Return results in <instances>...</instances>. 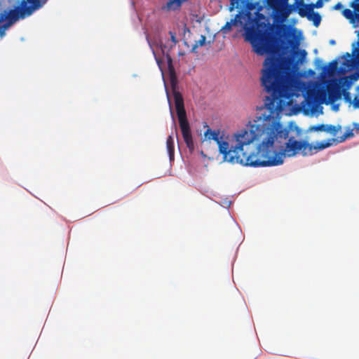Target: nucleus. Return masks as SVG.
<instances>
[{"instance_id": "f257e3e1", "label": "nucleus", "mask_w": 359, "mask_h": 359, "mask_svg": "<svg viewBox=\"0 0 359 359\" xmlns=\"http://www.w3.org/2000/svg\"><path fill=\"white\" fill-rule=\"evenodd\" d=\"M245 39L250 42L253 50L259 55L266 54L261 70L260 81L266 96L263 112L254 119L255 141L259 144L253 154L250 167H267L283 163L285 156L291 157L302 151L303 156L312 154V145L306 141L290 137L284 149H275V143H280L288 137V130L280 122L278 111L282 110L283 99L292 95V72L306 58L305 50H294L290 57L283 55V39L290 35L285 25L258 24L256 28L245 27Z\"/></svg>"}, {"instance_id": "f03ea898", "label": "nucleus", "mask_w": 359, "mask_h": 359, "mask_svg": "<svg viewBox=\"0 0 359 359\" xmlns=\"http://www.w3.org/2000/svg\"><path fill=\"white\" fill-rule=\"evenodd\" d=\"M254 120L250 121L246 128L241 129L234 133L231 139L220 135L219 131L208 128L205 132V136L208 140H212L218 145L219 151L223 155L224 161L233 164L239 163L245 166H250L253 154H248L243 151L245 145H249L256 140L255 130H254Z\"/></svg>"}, {"instance_id": "7ed1b4c3", "label": "nucleus", "mask_w": 359, "mask_h": 359, "mask_svg": "<svg viewBox=\"0 0 359 359\" xmlns=\"http://www.w3.org/2000/svg\"><path fill=\"white\" fill-rule=\"evenodd\" d=\"M48 0H21L18 5L0 13V37L6 36V31L20 20L32 15L41 9Z\"/></svg>"}, {"instance_id": "20e7f679", "label": "nucleus", "mask_w": 359, "mask_h": 359, "mask_svg": "<svg viewBox=\"0 0 359 359\" xmlns=\"http://www.w3.org/2000/svg\"><path fill=\"white\" fill-rule=\"evenodd\" d=\"M168 70L172 87L175 107L182 135L187 147L190 151H193L194 149V143L193 141L190 125L187 117L184 99L182 94L175 88L177 83V76L173 65L168 66Z\"/></svg>"}, {"instance_id": "39448f33", "label": "nucleus", "mask_w": 359, "mask_h": 359, "mask_svg": "<svg viewBox=\"0 0 359 359\" xmlns=\"http://www.w3.org/2000/svg\"><path fill=\"white\" fill-rule=\"evenodd\" d=\"M299 0H296L294 4H292L291 6H268L269 8H271L273 10L275 19L277 21L279 22H284L285 21L289 15L294 11H299Z\"/></svg>"}, {"instance_id": "423d86ee", "label": "nucleus", "mask_w": 359, "mask_h": 359, "mask_svg": "<svg viewBox=\"0 0 359 359\" xmlns=\"http://www.w3.org/2000/svg\"><path fill=\"white\" fill-rule=\"evenodd\" d=\"M298 14L302 18H306L309 20L312 21L315 27H318L321 22L320 15L313 11H309L306 6H299Z\"/></svg>"}, {"instance_id": "0eeeda50", "label": "nucleus", "mask_w": 359, "mask_h": 359, "mask_svg": "<svg viewBox=\"0 0 359 359\" xmlns=\"http://www.w3.org/2000/svg\"><path fill=\"white\" fill-rule=\"evenodd\" d=\"M242 18H244L240 13L236 14L233 19H231L229 22H226V24L222 27V30L224 32H227L231 30L232 26H238L243 25V22L241 20Z\"/></svg>"}, {"instance_id": "6e6552de", "label": "nucleus", "mask_w": 359, "mask_h": 359, "mask_svg": "<svg viewBox=\"0 0 359 359\" xmlns=\"http://www.w3.org/2000/svg\"><path fill=\"white\" fill-rule=\"evenodd\" d=\"M166 147H167L170 160L172 161L174 159L175 149H174V139H173V137L172 135H169L167 138Z\"/></svg>"}, {"instance_id": "1a4fd4ad", "label": "nucleus", "mask_w": 359, "mask_h": 359, "mask_svg": "<svg viewBox=\"0 0 359 359\" xmlns=\"http://www.w3.org/2000/svg\"><path fill=\"white\" fill-rule=\"evenodd\" d=\"M299 6H306L309 11H313L314 8H320L324 5L323 0H317L315 4H305L304 0H299Z\"/></svg>"}, {"instance_id": "9d476101", "label": "nucleus", "mask_w": 359, "mask_h": 359, "mask_svg": "<svg viewBox=\"0 0 359 359\" xmlns=\"http://www.w3.org/2000/svg\"><path fill=\"white\" fill-rule=\"evenodd\" d=\"M333 142V139H331L328 140L327 141H322L320 142H318L314 146L312 145V154L313 153V150L317 151L330 147V146L332 145Z\"/></svg>"}, {"instance_id": "9b49d317", "label": "nucleus", "mask_w": 359, "mask_h": 359, "mask_svg": "<svg viewBox=\"0 0 359 359\" xmlns=\"http://www.w3.org/2000/svg\"><path fill=\"white\" fill-rule=\"evenodd\" d=\"M338 62L337 60H334L330 62L328 67H325L323 69L322 74L326 75L327 74H331L332 72H335L337 69Z\"/></svg>"}, {"instance_id": "f8f14e48", "label": "nucleus", "mask_w": 359, "mask_h": 359, "mask_svg": "<svg viewBox=\"0 0 359 359\" xmlns=\"http://www.w3.org/2000/svg\"><path fill=\"white\" fill-rule=\"evenodd\" d=\"M354 134L353 133L352 129H348L343 135L340 137H337V138H333V142L336 143H341L344 142L346 139L353 137Z\"/></svg>"}, {"instance_id": "ddd939ff", "label": "nucleus", "mask_w": 359, "mask_h": 359, "mask_svg": "<svg viewBox=\"0 0 359 359\" xmlns=\"http://www.w3.org/2000/svg\"><path fill=\"white\" fill-rule=\"evenodd\" d=\"M341 125H326L325 126V132L330 133L333 136H335L339 131L341 130Z\"/></svg>"}, {"instance_id": "4468645a", "label": "nucleus", "mask_w": 359, "mask_h": 359, "mask_svg": "<svg viewBox=\"0 0 359 359\" xmlns=\"http://www.w3.org/2000/svg\"><path fill=\"white\" fill-rule=\"evenodd\" d=\"M289 0H266L268 6H291L292 4H289Z\"/></svg>"}, {"instance_id": "2eb2a0df", "label": "nucleus", "mask_w": 359, "mask_h": 359, "mask_svg": "<svg viewBox=\"0 0 359 359\" xmlns=\"http://www.w3.org/2000/svg\"><path fill=\"white\" fill-rule=\"evenodd\" d=\"M343 15L348 20L351 21L353 20L354 18V12L348 8H345L342 11Z\"/></svg>"}, {"instance_id": "dca6fc26", "label": "nucleus", "mask_w": 359, "mask_h": 359, "mask_svg": "<svg viewBox=\"0 0 359 359\" xmlns=\"http://www.w3.org/2000/svg\"><path fill=\"white\" fill-rule=\"evenodd\" d=\"M329 97L331 101L334 102L340 98L341 94L339 92L331 90L329 93Z\"/></svg>"}, {"instance_id": "f3484780", "label": "nucleus", "mask_w": 359, "mask_h": 359, "mask_svg": "<svg viewBox=\"0 0 359 359\" xmlns=\"http://www.w3.org/2000/svg\"><path fill=\"white\" fill-rule=\"evenodd\" d=\"M325 124H319L312 126L309 128L310 131H325Z\"/></svg>"}, {"instance_id": "a211bd4d", "label": "nucleus", "mask_w": 359, "mask_h": 359, "mask_svg": "<svg viewBox=\"0 0 359 359\" xmlns=\"http://www.w3.org/2000/svg\"><path fill=\"white\" fill-rule=\"evenodd\" d=\"M206 38L205 36L202 35L201 36V39L196 41V44L193 46V51H195V49L197 48L198 46H203L205 43Z\"/></svg>"}, {"instance_id": "6ab92c4d", "label": "nucleus", "mask_w": 359, "mask_h": 359, "mask_svg": "<svg viewBox=\"0 0 359 359\" xmlns=\"http://www.w3.org/2000/svg\"><path fill=\"white\" fill-rule=\"evenodd\" d=\"M350 6L353 8L355 11L359 12V0H355V1L351 2Z\"/></svg>"}, {"instance_id": "aec40b11", "label": "nucleus", "mask_w": 359, "mask_h": 359, "mask_svg": "<svg viewBox=\"0 0 359 359\" xmlns=\"http://www.w3.org/2000/svg\"><path fill=\"white\" fill-rule=\"evenodd\" d=\"M353 106L355 109H359V97L358 96H355L353 101Z\"/></svg>"}, {"instance_id": "412c9836", "label": "nucleus", "mask_w": 359, "mask_h": 359, "mask_svg": "<svg viewBox=\"0 0 359 359\" xmlns=\"http://www.w3.org/2000/svg\"><path fill=\"white\" fill-rule=\"evenodd\" d=\"M169 34L170 35L171 41L175 44L177 42L176 39L175 33L173 32H170Z\"/></svg>"}, {"instance_id": "4be33fe9", "label": "nucleus", "mask_w": 359, "mask_h": 359, "mask_svg": "<svg viewBox=\"0 0 359 359\" xmlns=\"http://www.w3.org/2000/svg\"><path fill=\"white\" fill-rule=\"evenodd\" d=\"M343 8V5L341 3L338 2L337 4H335L333 7L334 10H340Z\"/></svg>"}, {"instance_id": "5701e85b", "label": "nucleus", "mask_w": 359, "mask_h": 359, "mask_svg": "<svg viewBox=\"0 0 359 359\" xmlns=\"http://www.w3.org/2000/svg\"><path fill=\"white\" fill-rule=\"evenodd\" d=\"M166 60L168 66L172 65V59L169 55H166Z\"/></svg>"}, {"instance_id": "b1692460", "label": "nucleus", "mask_w": 359, "mask_h": 359, "mask_svg": "<svg viewBox=\"0 0 359 359\" xmlns=\"http://www.w3.org/2000/svg\"><path fill=\"white\" fill-rule=\"evenodd\" d=\"M344 99L346 100H348V101L351 100V96H350V93L348 92H344Z\"/></svg>"}, {"instance_id": "393cba45", "label": "nucleus", "mask_w": 359, "mask_h": 359, "mask_svg": "<svg viewBox=\"0 0 359 359\" xmlns=\"http://www.w3.org/2000/svg\"><path fill=\"white\" fill-rule=\"evenodd\" d=\"M359 77V74H353L350 76V78L353 81H356Z\"/></svg>"}, {"instance_id": "a878e982", "label": "nucleus", "mask_w": 359, "mask_h": 359, "mask_svg": "<svg viewBox=\"0 0 359 359\" xmlns=\"http://www.w3.org/2000/svg\"><path fill=\"white\" fill-rule=\"evenodd\" d=\"M353 128L355 130L357 133H359V123H353Z\"/></svg>"}, {"instance_id": "bb28decb", "label": "nucleus", "mask_w": 359, "mask_h": 359, "mask_svg": "<svg viewBox=\"0 0 359 359\" xmlns=\"http://www.w3.org/2000/svg\"><path fill=\"white\" fill-rule=\"evenodd\" d=\"M355 50H357V54H356L355 58L358 61V63L359 64V49L358 50L355 49Z\"/></svg>"}, {"instance_id": "cd10ccee", "label": "nucleus", "mask_w": 359, "mask_h": 359, "mask_svg": "<svg viewBox=\"0 0 359 359\" xmlns=\"http://www.w3.org/2000/svg\"><path fill=\"white\" fill-rule=\"evenodd\" d=\"M335 43H336V42H335V41H334V40H333V39H332V40H330V43L331 45H334V44H335Z\"/></svg>"}, {"instance_id": "c85d7f7f", "label": "nucleus", "mask_w": 359, "mask_h": 359, "mask_svg": "<svg viewBox=\"0 0 359 359\" xmlns=\"http://www.w3.org/2000/svg\"><path fill=\"white\" fill-rule=\"evenodd\" d=\"M344 56L346 57H350L351 55L348 53H346Z\"/></svg>"}, {"instance_id": "c756f323", "label": "nucleus", "mask_w": 359, "mask_h": 359, "mask_svg": "<svg viewBox=\"0 0 359 359\" xmlns=\"http://www.w3.org/2000/svg\"><path fill=\"white\" fill-rule=\"evenodd\" d=\"M156 62L158 65L160 64V61L158 59H156Z\"/></svg>"}]
</instances>
